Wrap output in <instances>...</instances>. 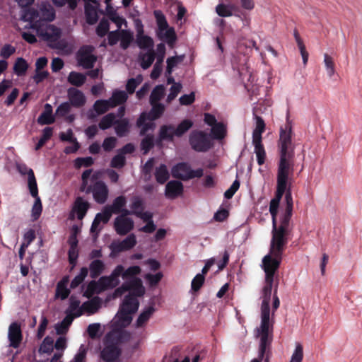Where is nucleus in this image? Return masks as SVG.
Here are the masks:
<instances>
[{"label": "nucleus", "instance_id": "f257e3e1", "mask_svg": "<svg viewBox=\"0 0 362 362\" xmlns=\"http://www.w3.org/2000/svg\"><path fill=\"white\" fill-rule=\"evenodd\" d=\"M292 123L289 119V112L286 115V122L284 127H281L278 148L279 160L277 168H294V149L295 145L292 141Z\"/></svg>", "mask_w": 362, "mask_h": 362}, {"label": "nucleus", "instance_id": "f03ea898", "mask_svg": "<svg viewBox=\"0 0 362 362\" xmlns=\"http://www.w3.org/2000/svg\"><path fill=\"white\" fill-rule=\"evenodd\" d=\"M286 245H277L271 242L269 252L262 259V268L266 278H273L277 272L282 260V256Z\"/></svg>", "mask_w": 362, "mask_h": 362}, {"label": "nucleus", "instance_id": "7ed1b4c3", "mask_svg": "<svg viewBox=\"0 0 362 362\" xmlns=\"http://www.w3.org/2000/svg\"><path fill=\"white\" fill-rule=\"evenodd\" d=\"M193 125V122L189 119L182 120L177 126L173 124H163L158 132V140L173 142L175 137H182Z\"/></svg>", "mask_w": 362, "mask_h": 362}, {"label": "nucleus", "instance_id": "20e7f679", "mask_svg": "<svg viewBox=\"0 0 362 362\" xmlns=\"http://www.w3.org/2000/svg\"><path fill=\"white\" fill-rule=\"evenodd\" d=\"M270 315H261V325L257 329V335L260 337L259 356L264 358L267 349L269 348L272 342V332L273 323L270 322Z\"/></svg>", "mask_w": 362, "mask_h": 362}, {"label": "nucleus", "instance_id": "39448f33", "mask_svg": "<svg viewBox=\"0 0 362 362\" xmlns=\"http://www.w3.org/2000/svg\"><path fill=\"white\" fill-rule=\"evenodd\" d=\"M120 337L113 333H108L105 338V347L100 352V358L105 362L118 361L121 350L118 346Z\"/></svg>", "mask_w": 362, "mask_h": 362}, {"label": "nucleus", "instance_id": "423d86ee", "mask_svg": "<svg viewBox=\"0 0 362 362\" xmlns=\"http://www.w3.org/2000/svg\"><path fill=\"white\" fill-rule=\"evenodd\" d=\"M293 211H285L280 221V226L277 227L276 221L275 225H272V236L271 242L277 243V245H286L288 243V233L289 223L292 216Z\"/></svg>", "mask_w": 362, "mask_h": 362}, {"label": "nucleus", "instance_id": "0eeeda50", "mask_svg": "<svg viewBox=\"0 0 362 362\" xmlns=\"http://www.w3.org/2000/svg\"><path fill=\"white\" fill-rule=\"evenodd\" d=\"M189 144L192 150L199 153L209 151L213 146L210 136L202 130H193L189 135Z\"/></svg>", "mask_w": 362, "mask_h": 362}, {"label": "nucleus", "instance_id": "6e6552de", "mask_svg": "<svg viewBox=\"0 0 362 362\" xmlns=\"http://www.w3.org/2000/svg\"><path fill=\"white\" fill-rule=\"evenodd\" d=\"M139 306L138 298L131 295L125 296L117 313L119 320L122 322L129 324L132 320L131 315L138 310Z\"/></svg>", "mask_w": 362, "mask_h": 362}, {"label": "nucleus", "instance_id": "1a4fd4ad", "mask_svg": "<svg viewBox=\"0 0 362 362\" xmlns=\"http://www.w3.org/2000/svg\"><path fill=\"white\" fill-rule=\"evenodd\" d=\"M293 174V169L277 168L276 173V189L274 199L281 202L284 194H286L291 176Z\"/></svg>", "mask_w": 362, "mask_h": 362}, {"label": "nucleus", "instance_id": "9d476101", "mask_svg": "<svg viewBox=\"0 0 362 362\" xmlns=\"http://www.w3.org/2000/svg\"><path fill=\"white\" fill-rule=\"evenodd\" d=\"M90 187L87 190V194L92 193L94 200L100 204L106 202L109 189L106 184L101 180H97V177L93 175L90 178Z\"/></svg>", "mask_w": 362, "mask_h": 362}, {"label": "nucleus", "instance_id": "9b49d317", "mask_svg": "<svg viewBox=\"0 0 362 362\" xmlns=\"http://www.w3.org/2000/svg\"><path fill=\"white\" fill-rule=\"evenodd\" d=\"M61 35V29L54 25H48L40 33V36L42 40L47 42L49 47L53 49L62 48V45L59 41Z\"/></svg>", "mask_w": 362, "mask_h": 362}, {"label": "nucleus", "instance_id": "f8f14e48", "mask_svg": "<svg viewBox=\"0 0 362 362\" xmlns=\"http://www.w3.org/2000/svg\"><path fill=\"white\" fill-rule=\"evenodd\" d=\"M93 47L83 45L78 50L76 54L77 63L83 69H90L94 66L97 57L92 54Z\"/></svg>", "mask_w": 362, "mask_h": 362}, {"label": "nucleus", "instance_id": "ddd939ff", "mask_svg": "<svg viewBox=\"0 0 362 362\" xmlns=\"http://www.w3.org/2000/svg\"><path fill=\"white\" fill-rule=\"evenodd\" d=\"M136 245V238L134 234L129 235L125 239L122 241L114 240L110 245L109 248L111 250L110 257L115 258L119 253L129 250Z\"/></svg>", "mask_w": 362, "mask_h": 362}, {"label": "nucleus", "instance_id": "4468645a", "mask_svg": "<svg viewBox=\"0 0 362 362\" xmlns=\"http://www.w3.org/2000/svg\"><path fill=\"white\" fill-rule=\"evenodd\" d=\"M123 272V266L117 265L111 274L107 276H102L99 279L101 290H107L108 288H115L119 284V277Z\"/></svg>", "mask_w": 362, "mask_h": 362}, {"label": "nucleus", "instance_id": "2eb2a0df", "mask_svg": "<svg viewBox=\"0 0 362 362\" xmlns=\"http://www.w3.org/2000/svg\"><path fill=\"white\" fill-rule=\"evenodd\" d=\"M152 107L148 113L142 112L136 121V126L141 125L146 120L154 121L159 119L165 111V106L162 103L151 104Z\"/></svg>", "mask_w": 362, "mask_h": 362}, {"label": "nucleus", "instance_id": "dca6fc26", "mask_svg": "<svg viewBox=\"0 0 362 362\" xmlns=\"http://www.w3.org/2000/svg\"><path fill=\"white\" fill-rule=\"evenodd\" d=\"M127 216L122 214L115 219L114 228L119 235H125L134 228V221Z\"/></svg>", "mask_w": 362, "mask_h": 362}, {"label": "nucleus", "instance_id": "f3484780", "mask_svg": "<svg viewBox=\"0 0 362 362\" xmlns=\"http://www.w3.org/2000/svg\"><path fill=\"white\" fill-rule=\"evenodd\" d=\"M274 279L265 277V285L263 288V300L261 305V315H270V299Z\"/></svg>", "mask_w": 362, "mask_h": 362}, {"label": "nucleus", "instance_id": "a211bd4d", "mask_svg": "<svg viewBox=\"0 0 362 362\" xmlns=\"http://www.w3.org/2000/svg\"><path fill=\"white\" fill-rule=\"evenodd\" d=\"M126 289L129 293L127 295L135 296V298L142 297L145 293V288L140 278H133L124 281Z\"/></svg>", "mask_w": 362, "mask_h": 362}, {"label": "nucleus", "instance_id": "6ab92c4d", "mask_svg": "<svg viewBox=\"0 0 362 362\" xmlns=\"http://www.w3.org/2000/svg\"><path fill=\"white\" fill-rule=\"evenodd\" d=\"M22 339L23 336L20 325L16 322H13L8 328L10 346L15 349L18 348Z\"/></svg>", "mask_w": 362, "mask_h": 362}, {"label": "nucleus", "instance_id": "aec40b11", "mask_svg": "<svg viewBox=\"0 0 362 362\" xmlns=\"http://www.w3.org/2000/svg\"><path fill=\"white\" fill-rule=\"evenodd\" d=\"M190 165L187 163L182 162L174 165L171 170L172 176L181 180H190Z\"/></svg>", "mask_w": 362, "mask_h": 362}, {"label": "nucleus", "instance_id": "412c9836", "mask_svg": "<svg viewBox=\"0 0 362 362\" xmlns=\"http://www.w3.org/2000/svg\"><path fill=\"white\" fill-rule=\"evenodd\" d=\"M184 187L178 180H171L165 186V196L169 199H175L183 193Z\"/></svg>", "mask_w": 362, "mask_h": 362}, {"label": "nucleus", "instance_id": "4be33fe9", "mask_svg": "<svg viewBox=\"0 0 362 362\" xmlns=\"http://www.w3.org/2000/svg\"><path fill=\"white\" fill-rule=\"evenodd\" d=\"M67 93L70 103L74 107H81L85 105L86 99L83 92L80 90L75 88H69Z\"/></svg>", "mask_w": 362, "mask_h": 362}, {"label": "nucleus", "instance_id": "5701e85b", "mask_svg": "<svg viewBox=\"0 0 362 362\" xmlns=\"http://www.w3.org/2000/svg\"><path fill=\"white\" fill-rule=\"evenodd\" d=\"M69 282V276H64L57 284L55 298L61 300L66 299L70 294V289L67 288Z\"/></svg>", "mask_w": 362, "mask_h": 362}, {"label": "nucleus", "instance_id": "b1692460", "mask_svg": "<svg viewBox=\"0 0 362 362\" xmlns=\"http://www.w3.org/2000/svg\"><path fill=\"white\" fill-rule=\"evenodd\" d=\"M89 207V203L85 201L82 197H78L74 202L73 211L76 213L78 219L82 220L86 216Z\"/></svg>", "mask_w": 362, "mask_h": 362}, {"label": "nucleus", "instance_id": "393cba45", "mask_svg": "<svg viewBox=\"0 0 362 362\" xmlns=\"http://www.w3.org/2000/svg\"><path fill=\"white\" fill-rule=\"evenodd\" d=\"M130 204L131 210L125 209L124 211V215H135L140 211L145 209V204L144 199L139 196H134L132 199Z\"/></svg>", "mask_w": 362, "mask_h": 362}, {"label": "nucleus", "instance_id": "a878e982", "mask_svg": "<svg viewBox=\"0 0 362 362\" xmlns=\"http://www.w3.org/2000/svg\"><path fill=\"white\" fill-rule=\"evenodd\" d=\"M38 13L40 21H52L55 17L53 8L45 3H42L39 5Z\"/></svg>", "mask_w": 362, "mask_h": 362}, {"label": "nucleus", "instance_id": "bb28decb", "mask_svg": "<svg viewBox=\"0 0 362 362\" xmlns=\"http://www.w3.org/2000/svg\"><path fill=\"white\" fill-rule=\"evenodd\" d=\"M238 9V6L234 4L221 3L216 6V12L220 17H230L233 16V12Z\"/></svg>", "mask_w": 362, "mask_h": 362}, {"label": "nucleus", "instance_id": "cd10ccee", "mask_svg": "<svg viewBox=\"0 0 362 362\" xmlns=\"http://www.w3.org/2000/svg\"><path fill=\"white\" fill-rule=\"evenodd\" d=\"M127 199L124 196H119L116 197L112 204V205L106 206L107 209L111 211L112 214H118L122 213L124 214V211L126 209L124 207L126 206Z\"/></svg>", "mask_w": 362, "mask_h": 362}, {"label": "nucleus", "instance_id": "c85d7f7f", "mask_svg": "<svg viewBox=\"0 0 362 362\" xmlns=\"http://www.w3.org/2000/svg\"><path fill=\"white\" fill-rule=\"evenodd\" d=\"M54 117L52 115V107L50 104L45 105L44 111L37 119V122L41 125L51 124L54 122Z\"/></svg>", "mask_w": 362, "mask_h": 362}, {"label": "nucleus", "instance_id": "c756f323", "mask_svg": "<svg viewBox=\"0 0 362 362\" xmlns=\"http://www.w3.org/2000/svg\"><path fill=\"white\" fill-rule=\"evenodd\" d=\"M136 43L141 49H147V51L153 49V40L150 36L144 35V33L136 35Z\"/></svg>", "mask_w": 362, "mask_h": 362}, {"label": "nucleus", "instance_id": "7c9ffc66", "mask_svg": "<svg viewBox=\"0 0 362 362\" xmlns=\"http://www.w3.org/2000/svg\"><path fill=\"white\" fill-rule=\"evenodd\" d=\"M101 299L98 296L93 297L90 300L82 304L81 309L89 315L95 313L100 307Z\"/></svg>", "mask_w": 362, "mask_h": 362}, {"label": "nucleus", "instance_id": "2f4dec72", "mask_svg": "<svg viewBox=\"0 0 362 362\" xmlns=\"http://www.w3.org/2000/svg\"><path fill=\"white\" fill-rule=\"evenodd\" d=\"M128 95L124 90H115L113 91L112 96L108 99L110 106L113 107L121 105L126 103Z\"/></svg>", "mask_w": 362, "mask_h": 362}, {"label": "nucleus", "instance_id": "473e14b6", "mask_svg": "<svg viewBox=\"0 0 362 362\" xmlns=\"http://www.w3.org/2000/svg\"><path fill=\"white\" fill-rule=\"evenodd\" d=\"M86 81V75L74 71H71L67 77V81L76 87H81Z\"/></svg>", "mask_w": 362, "mask_h": 362}, {"label": "nucleus", "instance_id": "72a5a7b5", "mask_svg": "<svg viewBox=\"0 0 362 362\" xmlns=\"http://www.w3.org/2000/svg\"><path fill=\"white\" fill-rule=\"evenodd\" d=\"M25 169L27 170L28 186L30 193L33 197H39L37 184L34 172L31 168H25Z\"/></svg>", "mask_w": 362, "mask_h": 362}, {"label": "nucleus", "instance_id": "f704fd0d", "mask_svg": "<svg viewBox=\"0 0 362 362\" xmlns=\"http://www.w3.org/2000/svg\"><path fill=\"white\" fill-rule=\"evenodd\" d=\"M115 125V133L119 137L124 136L129 131L130 124L127 118L116 119Z\"/></svg>", "mask_w": 362, "mask_h": 362}, {"label": "nucleus", "instance_id": "c9c22d12", "mask_svg": "<svg viewBox=\"0 0 362 362\" xmlns=\"http://www.w3.org/2000/svg\"><path fill=\"white\" fill-rule=\"evenodd\" d=\"M253 115L256 120V127L252 132V140H262V134L265 130V123L264 119L260 116L257 115L255 111Z\"/></svg>", "mask_w": 362, "mask_h": 362}, {"label": "nucleus", "instance_id": "e433bc0d", "mask_svg": "<svg viewBox=\"0 0 362 362\" xmlns=\"http://www.w3.org/2000/svg\"><path fill=\"white\" fill-rule=\"evenodd\" d=\"M255 146V153L257 156V163L262 165L264 163L266 159V152L262 140H252Z\"/></svg>", "mask_w": 362, "mask_h": 362}, {"label": "nucleus", "instance_id": "4c0bfd02", "mask_svg": "<svg viewBox=\"0 0 362 362\" xmlns=\"http://www.w3.org/2000/svg\"><path fill=\"white\" fill-rule=\"evenodd\" d=\"M163 33H157V35L160 40H165L168 45L173 47L177 40V35L174 28L169 27Z\"/></svg>", "mask_w": 362, "mask_h": 362}, {"label": "nucleus", "instance_id": "58836bf2", "mask_svg": "<svg viewBox=\"0 0 362 362\" xmlns=\"http://www.w3.org/2000/svg\"><path fill=\"white\" fill-rule=\"evenodd\" d=\"M86 21L89 25H94L98 21V16L96 8L90 4H85Z\"/></svg>", "mask_w": 362, "mask_h": 362}, {"label": "nucleus", "instance_id": "ea45409f", "mask_svg": "<svg viewBox=\"0 0 362 362\" xmlns=\"http://www.w3.org/2000/svg\"><path fill=\"white\" fill-rule=\"evenodd\" d=\"M105 269V264L102 260L94 259L89 265L90 276L93 279L98 277Z\"/></svg>", "mask_w": 362, "mask_h": 362}, {"label": "nucleus", "instance_id": "a19ab883", "mask_svg": "<svg viewBox=\"0 0 362 362\" xmlns=\"http://www.w3.org/2000/svg\"><path fill=\"white\" fill-rule=\"evenodd\" d=\"M156 58V52L154 49L148 50L145 54L139 55L141 60V66L144 69H148L154 62Z\"/></svg>", "mask_w": 362, "mask_h": 362}, {"label": "nucleus", "instance_id": "79ce46f5", "mask_svg": "<svg viewBox=\"0 0 362 362\" xmlns=\"http://www.w3.org/2000/svg\"><path fill=\"white\" fill-rule=\"evenodd\" d=\"M155 177L158 183L164 184L170 177V174L167 166L165 164H160L156 168L155 171Z\"/></svg>", "mask_w": 362, "mask_h": 362}, {"label": "nucleus", "instance_id": "37998d69", "mask_svg": "<svg viewBox=\"0 0 362 362\" xmlns=\"http://www.w3.org/2000/svg\"><path fill=\"white\" fill-rule=\"evenodd\" d=\"M211 133L215 139L221 140L224 139L227 134L226 124L223 122H218L211 127Z\"/></svg>", "mask_w": 362, "mask_h": 362}, {"label": "nucleus", "instance_id": "c03bdc74", "mask_svg": "<svg viewBox=\"0 0 362 362\" xmlns=\"http://www.w3.org/2000/svg\"><path fill=\"white\" fill-rule=\"evenodd\" d=\"M23 8L22 19L24 21L34 22L40 21L38 9L29 8V6Z\"/></svg>", "mask_w": 362, "mask_h": 362}, {"label": "nucleus", "instance_id": "a18cd8bd", "mask_svg": "<svg viewBox=\"0 0 362 362\" xmlns=\"http://www.w3.org/2000/svg\"><path fill=\"white\" fill-rule=\"evenodd\" d=\"M153 14L158 25L157 33L164 32V30L169 28L165 16L160 10L154 11Z\"/></svg>", "mask_w": 362, "mask_h": 362}, {"label": "nucleus", "instance_id": "49530a36", "mask_svg": "<svg viewBox=\"0 0 362 362\" xmlns=\"http://www.w3.org/2000/svg\"><path fill=\"white\" fill-rule=\"evenodd\" d=\"M28 69V64L26 60L22 57L16 59L13 65V71L18 76H22L25 74Z\"/></svg>", "mask_w": 362, "mask_h": 362}, {"label": "nucleus", "instance_id": "de8ad7c7", "mask_svg": "<svg viewBox=\"0 0 362 362\" xmlns=\"http://www.w3.org/2000/svg\"><path fill=\"white\" fill-rule=\"evenodd\" d=\"M119 40L121 48L127 49L134 40L133 33L130 30L122 29Z\"/></svg>", "mask_w": 362, "mask_h": 362}, {"label": "nucleus", "instance_id": "09e8293b", "mask_svg": "<svg viewBox=\"0 0 362 362\" xmlns=\"http://www.w3.org/2000/svg\"><path fill=\"white\" fill-rule=\"evenodd\" d=\"M116 122V115L114 113H108L100 119L98 127L102 130L110 128Z\"/></svg>", "mask_w": 362, "mask_h": 362}, {"label": "nucleus", "instance_id": "8fccbe9b", "mask_svg": "<svg viewBox=\"0 0 362 362\" xmlns=\"http://www.w3.org/2000/svg\"><path fill=\"white\" fill-rule=\"evenodd\" d=\"M110 103L108 100H98L93 105V110L96 112L97 115H100L107 112L110 108Z\"/></svg>", "mask_w": 362, "mask_h": 362}, {"label": "nucleus", "instance_id": "3c124183", "mask_svg": "<svg viewBox=\"0 0 362 362\" xmlns=\"http://www.w3.org/2000/svg\"><path fill=\"white\" fill-rule=\"evenodd\" d=\"M155 309L153 306H149L146 308L138 317L136 326L137 327H142L151 317Z\"/></svg>", "mask_w": 362, "mask_h": 362}, {"label": "nucleus", "instance_id": "603ef678", "mask_svg": "<svg viewBox=\"0 0 362 362\" xmlns=\"http://www.w3.org/2000/svg\"><path fill=\"white\" fill-rule=\"evenodd\" d=\"M165 88L163 85L156 86L152 90L150 95V103H159L164 95Z\"/></svg>", "mask_w": 362, "mask_h": 362}, {"label": "nucleus", "instance_id": "864d4df0", "mask_svg": "<svg viewBox=\"0 0 362 362\" xmlns=\"http://www.w3.org/2000/svg\"><path fill=\"white\" fill-rule=\"evenodd\" d=\"M141 269L139 266H131L124 270L123 267L122 274H121V276L123 279L127 281L129 279H132L133 278H137L136 276L139 274Z\"/></svg>", "mask_w": 362, "mask_h": 362}, {"label": "nucleus", "instance_id": "5fc2aeb1", "mask_svg": "<svg viewBox=\"0 0 362 362\" xmlns=\"http://www.w3.org/2000/svg\"><path fill=\"white\" fill-rule=\"evenodd\" d=\"M53 134V129L52 127H45L42 131V136L39 139L38 142L35 146L36 151L40 149L45 143L52 137Z\"/></svg>", "mask_w": 362, "mask_h": 362}, {"label": "nucleus", "instance_id": "6e6d98bb", "mask_svg": "<svg viewBox=\"0 0 362 362\" xmlns=\"http://www.w3.org/2000/svg\"><path fill=\"white\" fill-rule=\"evenodd\" d=\"M102 290L100 289V285L99 281L96 282L95 281H91L87 285L86 289L83 293V296L90 298H91L95 293H99Z\"/></svg>", "mask_w": 362, "mask_h": 362}, {"label": "nucleus", "instance_id": "4d7b16f0", "mask_svg": "<svg viewBox=\"0 0 362 362\" xmlns=\"http://www.w3.org/2000/svg\"><path fill=\"white\" fill-rule=\"evenodd\" d=\"M54 340L52 337L47 336L41 344L39 351L42 354H51L53 351Z\"/></svg>", "mask_w": 362, "mask_h": 362}, {"label": "nucleus", "instance_id": "13d9d810", "mask_svg": "<svg viewBox=\"0 0 362 362\" xmlns=\"http://www.w3.org/2000/svg\"><path fill=\"white\" fill-rule=\"evenodd\" d=\"M88 269L86 267H82L80 270V273L71 281L70 287L71 288H76L78 287L84 281L85 278L88 275Z\"/></svg>", "mask_w": 362, "mask_h": 362}, {"label": "nucleus", "instance_id": "bf43d9fd", "mask_svg": "<svg viewBox=\"0 0 362 362\" xmlns=\"http://www.w3.org/2000/svg\"><path fill=\"white\" fill-rule=\"evenodd\" d=\"M154 146V136L153 134H147L141 141V148L144 153H147Z\"/></svg>", "mask_w": 362, "mask_h": 362}, {"label": "nucleus", "instance_id": "052dcab7", "mask_svg": "<svg viewBox=\"0 0 362 362\" xmlns=\"http://www.w3.org/2000/svg\"><path fill=\"white\" fill-rule=\"evenodd\" d=\"M108 18L113 22L117 27L119 30H120L122 25L123 24L127 27V21L122 16L118 15L117 11H108Z\"/></svg>", "mask_w": 362, "mask_h": 362}, {"label": "nucleus", "instance_id": "680f3d73", "mask_svg": "<svg viewBox=\"0 0 362 362\" xmlns=\"http://www.w3.org/2000/svg\"><path fill=\"white\" fill-rule=\"evenodd\" d=\"M142 76L139 75L136 78H132L127 81L126 84V89L129 94H133L135 92L136 87L141 83Z\"/></svg>", "mask_w": 362, "mask_h": 362}, {"label": "nucleus", "instance_id": "e2e57ef3", "mask_svg": "<svg viewBox=\"0 0 362 362\" xmlns=\"http://www.w3.org/2000/svg\"><path fill=\"white\" fill-rule=\"evenodd\" d=\"M324 63L329 77H332L335 73V65L332 57L328 54H325Z\"/></svg>", "mask_w": 362, "mask_h": 362}, {"label": "nucleus", "instance_id": "0e129e2a", "mask_svg": "<svg viewBox=\"0 0 362 362\" xmlns=\"http://www.w3.org/2000/svg\"><path fill=\"white\" fill-rule=\"evenodd\" d=\"M109 29L110 23L108 20L103 18L96 28V33L99 37H103L109 33Z\"/></svg>", "mask_w": 362, "mask_h": 362}, {"label": "nucleus", "instance_id": "69168bd1", "mask_svg": "<svg viewBox=\"0 0 362 362\" xmlns=\"http://www.w3.org/2000/svg\"><path fill=\"white\" fill-rule=\"evenodd\" d=\"M126 165V158L122 154L118 153L110 161V166L114 168L120 169Z\"/></svg>", "mask_w": 362, "mask_h": 362}, {"label": "nucleus", "instance_id": "338daca9", "mask_svg": "<svg viewBox=\"0 0 362 362\" xmlns=\"http://www.w3.org/2000/svg\"><path fill=\"white\" fill-rule=\"evenodd\" d=\"M205 281V276L203 274H197L192 281L191 289L194 292H197L202 287Z\"/></svg>", "mask_w": 362, "mask_h": 362}, {"label": "nucleus", "instance_id": "774afa93", "mask_svg": "<svg viewBox=\"0 0 362 362\" xmlns=\"http://www.w3.org/2000/svg\"><path fill=\"white\" fill-rule=\"evenodd\" d=\"M303 358V347L301 344L296 343V349L291 356L290 362H302Z\"/></svg>", "mask_w": 362, "mask_h": 362}]
</instances>
